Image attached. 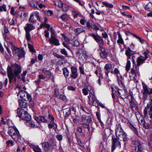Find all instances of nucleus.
Returning a JSON list of instances; mask_svg holds the SVG:
<instances>
[{
  "label": "nucleus",
  "instance_id": "nucleus-1",
  "mask_svg": "<svg viewBox=\"0 0 152 152\" xmlns=\"http://www.w3.org/2000/svg\"><path fill=\"white\" fill-rule=\"evenodd\" d=\"M12 67L8 66L7 69V72L10 83L14 81H16V77L21 73L22 68L20 65L15 63L11 64Z\"/></svg>",
  "mask_w": 152,
  "mask_h": 152
},
{
  "label": "nucleus",
  "instance_id": "nucleus-2",
  "mask_svg": "<svg viewBox=\"0 0 152 152\" xmlns=\"http://www.w3.org/2000/svg\"><path fill=\"white\" fill-rule=\"evenodd\" d=\"M115 134L117 137L121 141L122 139L125 142L127 141L126 134L124 132L119 124H117L116 126Z\"/></svg>",
  "mask_w": 152,
  "mask_h": 152
},
{
  "label": "nucleus",
  "instance_id": "nucleus-3",
  "mask_svg": "<svg viewBox=\"0 0 152 152\" xmlns=\"http://www.w3.org/2000/svg\"><path fill=\"white\" fill-rule=\"evenodd\" d=\"M8 133L15 141H17L21 138L19 132L15 126H10L8 129Z\"/></svg>",
  "mask_w": 152,
  "mask_h": 152
},
{
  "label": "nucleus",
  "instance_id": "nucleus-4",
  "mask_svg": "<svg viewBox=\"0 0 152 152\" xmlns=\"http://www.w3.org/2000/svg\"><path fill=\"white\" fill-rule=\"evenodd\" d=\"M17 96H19L20 98L26 100V98L28 99L30 104L32 106L34 105V103L33 101L32 100V99L31 95L28 94L26 92L22 90H19L18 93H17Z\"/></svg>",
  "mask_w": 152,
  "mask_h": 152
},
{
  "label": "nucleus",
  "instance_id": "nucleus-5",
  "mask_svg": "<svg viewBox=\"0 0 152 152\" xmlns=\"http://www.w3.org/2000/svg\"><path fill=\"white\" fill-rule=\"evenodd\" d=\"M149 53V51L148 50H146L143 53L144 56H140L138 57L137 60V63L136 65L139 67L140 65L144 63L145 61L148 58Z\"/></svg>",
  "mask_w": 152,
  "mask_h": 152
},
{
  "label": "nucleus",
  "instance_id": "nucleus-6",
  "mask_svg": "<svg viewBox=\"0 0 152 152\" xmlns=\"http://www.w3.org/2000/svg\"><path fill=\"white\" fill-rule=\"evenodd\" d=\"M143 86V94L144 98L147 99L148 96L152 94V88H148L147 85L144 83H142Z\"/></svg>",
  "mask_w": 152,
  "mask_h": 152
},
{
  "label": "nucleus",
  "instance_id": "nucleus-7",
  "mask_svg": "<svg viewBox=\"0 0 152 152\" xmlns=\"http://www.w3.org/2000/svg\"><path fill=\"white\" fill-rule=\"evenodd\" d=\"M118 138H112L111 145V151L113 152L116 148H120L121 147V144Z\"/></svg>",
  "mask_w": 152,
  "mask_h": 152
},
{
  "label": "nucleus",
  "instance_id": "nucleus-8",
  "mask_svg": "<svg viewBox=\"0 0 152 152\" xmlns=\"http://www.w3.org/2000/svg\"><path fill=\"white\" fill-rule=\"evenodd\" d=\"M89 92L91 95H94L95 92L94 88L89 84L86 85V87L82 89V93L84 95H87Z\"/></svg>",
  "mask_w": 152,
  "mask_h": 152
},
{
  "label": "nucleus",
  "instance_id": "nucleus-9",
  "mask_svg": "<svg viewBox=\"0 0 152 152\" xmlns=\"http://www.w3.org/2000/svg\"><path fill=\"white\" fill-rule=\"evenodd\" d=\"M132 144L135 147V150L136 151L141 152L143 150L142 143L137 140H133Z\"/></svg>",
  "mask_w": 152,
  "mask_h": 152
},
{
  "label": "nucleus",
  "instance_id": "nucleus-10",
  "mask_svg": "<svg viewBox=\"0 0 152 152\" xmlns=\"http://www.w3.org/2000/svg\"><path fill=\"white\" fill-rule=\"evenodd\" d=\"M76 54V57L80 61H83L87 58L85 53L82 50H79L77 51Z\"/></svg>",
  "mask_w": 152,
  "mask_h": 152
},
{
  "label": "nucleus",
  "instance_id": "nucleus-11",
  "mask_svg": "<svg viewBox=\"0 0 152 152\" xmlns=\"http://www.w3.org/2000/svg\"><path fill=\"white\" fill-rule=\"evenodd\" d=\"M152 106V99L150 98L149 102L147 103L146 107L144 109L143 111L144 115L145 117L148 116V111L149 108Z\"/></svg>",
  "mask_w": 152,
  "mask_h": 152
},
{
  "label": "nucleus",
  "instance_id": "nucleus-12",
  "mask_svg": "<svg viewBox=\"0 0 152 152\" xmlns=\"http://www.w3.org/2000/svg\"><path fill=\"white\" fill-rule=\"evenodd\" d=\"M112 66L110 63L106 64L104 66V69L105 70V73L107 76L108 75L109 73L110 72L111 73H113V70H110L112 69Z\"/></svg>",
  "mask_w": 152,
  "mask_h": 152
},
{
  "label": "nucleus",
  "instance_id": "nucleus-13",
  "mask_svg": "<svg viewBox=\"0 0 152 152\" xmlns=\"http://www.w3.org/2000/svg\"><path fill=\"white\" fill-rule=\"evenodd\" d=\"M118 93L120 97L123 99L127 98L128 95L125 90L117 89Z\"/></svg>",
  "mask_w": 152,
  "mask_h": 152
},
{
  "label": "nucleus",
  "instance_id": "nucleus-14",
  "mask_svg": "<svg viewBox=\"0 0 152 152\" xmlns=\"http://www.w3.org/2000/svg\"><path fill=\"white\" fill-rule=\"evenodd\" d=\"M139 67L136 65L133 66V67L131 69L130 73L133 75H139Z\"/></svg>",
  "mask_w": 152,
  "mask_h": 152
},
{
  "label": "nucleus",
  "instance_id": "nucleus-15",
  "mask_svg": "<svg viewBox=\"0 0 152 152\" xmlns=\"http://www.w3.org/2000/svg\"><path fill=\"white\" fill-rule=\"evenodd\" d=\"M71 77L73 79L77 78L78 75L77 68L75 67H72L71 68Z\"/></svg>",
  "mask_w": 152,
  "mask_h": 152
},
{
  "label": "nucleus",
  "instance_id": "nucleus-16",
  "mask_svg": "<svg viewBox=\"0 0 152 152\" xmlns=\"http://www.w3.org/2000/svg\"><path fill=\"white\" fill-rule=\"evenodd\" d=\"M17 111L18 116L23 119V118L25 116L24 115L26 113V111L21 108H18Z\"/></svg>",
  "mask_w": 152,
  "mask_h": 152
},
{
  "label": "nucleus",
  "instance_id": "nucleus-17",
  "mask_svg": "<svg viewBox=\"0 0 152 152\" xmlns=\"http://www.w3.org/2000/svg\"><path fill=\"white\" fill-rule=\"evenodd\" d=\"M134 52L132 50L129 48H128L125 51V55L127 56V59L131 58V56L134 54Z\"/></svg>",
  "mask_w": 152,
  "mask_h": 152
},
{
  "label": "nucleus",
  "instance_id": "nucleus-18",
  "mask_svg": "<svg viewBox=\"0 0 152 152\" xmlns=\"http://www.w3.org/2000/svg\"><path fill=\"white\" fill-rule=\"evenodd\" d=\"M35 28V26L31 23H27L24 28L25 31L30 32Z\"/></svg>",
  "mask_w": 152,
  "mask_h": 152
},
{
  "label": "nucleus",
  "instance_id": "nucleus-19",
  "mask_svg": "<svg viewBox=\"0 0 152 152\" xmlns=\"http://www.w3.org/2000/svg\"><path fill=\"white\" fill-rule=\"evenodd\" d=\"M86 26L89 29L91 28L95 31H97L99 29V28L96 24H91L89 22H87Z\"/></svg>",
  "mask_w": 152,
  "mask_h": 152
},
{
  "label": "nucleus",
  "instance_id": "nucleus-20",
  "mask_svg": "<svg viewBox=\"0 0 152 152\" xmlns=\"http://www.w3.org/2000/svg\"><path fill=\"white\" fill-rule=\"evenodd\" d=\"M82 121L83 123H89L91 121V118L88 115H83L82 117Z\"/></svg>",
  "mask_w": 152,
  "mask_h": 152
},
{
  "label": "nucleus",
  "instance_id": "nucleus-21",
  "mask_svg": "<svg viewBox=\"0 0 152 152\" xmlns=\"http://www.w3.org/2000/svg\"><path fill=\"white\" fill-rule=\"evenodd\" d=\"M118 39L117 41V42L118 44H119V47L121 48V45H123L124 46H125V45L124 44V40L122 38L120 33L119 32L118 33Z\"/></svg>",
  "mask_w": 152,
  "mask_h": 152
},
{
  "label": "nucleus",
  "instance_id": "nucleus-22",
  "mask_svg": "<svg viewBox=\"0 0 152 152\" xmlns=\"http://www.w3.org/2000/svg\"><path fill=\"white\" fill-rule=\"evenodd\" d=\"M19 103L20 107L22 108H24L27 109L28 106V103L25 102H24L22 100H19Z\"/></svg>",
  "mask_w": 152,
  "mask_h": 152
},
{
  "label": "nucleus",
  "instance_id": "nucleus-23",
  "mask_svg": "<svg viewBox=\"0 0 152 152\" xmlns=\"http://www.w3.org/2000/svg\"><path fill=\"white\" fill-rule=\"evenodd\" d=\"M49 42L50 44H54L55 45H60L59 41L56 38L52 39H49Z\"/></svg>",
  "mask_w": 152,
  "mask_h": 152
},
{
  "label": "nucleus",
  "instance_id": "nucleus-24",
  "mask_svg": "<svg viewBox=\"0 0 152 152\" xmlns=\"http://www.w3.org/2000/svg\"><path fill=\"white\" fill-rule=\"evenodd\" d=\"M63 110L64 116L65 117L71 114V110L70 107L64 109Z\"/></svg>",
  "mask_w": 152,
  "mask_h": 152
},
{
  "label": "nucleus",
  "instance_id": "nucleus-25",
  "mask_svg": "<svg viewBox=\"0 0 152 152\" xmlns=\"http://www.w3.org/2000/svg\"><path fill=\"white\" fill-rule=\"evenodd\" d=\"M120 79H119V77H117V80L118 81V85L121 88H124L125 85L123 83L122 80H124V78L122 76H120Z\"/></svg>",
  "mask_w": 152,
  "mask_h": 152
},
{
  "label": "nucleus",
  "instance_id": "nucleus-26",
  "mask_svg": "<svg viewBox=\"0 0 152 152\" xmlns=\"http://www.w3.org/2000/svg\"><path fill=\"white\" fill-rule=\"evenodd\" d=\"M25 52L23 49H20L17 55L19 58H20L22 57H25Z\"/></svg>",
  "mask_w": 152,
  "mask_h": 152
},
{
  "label": "nucleus",
  "instance_id": "nucleus-27",
  "mask_svg": "<svg viewBox=\"0 0 152 152\" xmlns=\"http://www.w3.org/2000/svg\"><path fill=\"white\" fill-rule=\"evenodd\" d=\"M42 145L44 150L46 151H48L49 148V143L48 142H44L42 143Z\"/></svg>",
  "mask_w": 152,
  "mask_h": 152
},
{
  "label": "nucleus",
  "instance_id": "nucleus-28",
  "mask_svg": "<svg viewBox=\"0 0 152 152\" xmlns=\"http://www.w3.org/2000/svg\"><path fill=\"white\" fill-rule=\"evenodd\" d=\"M11 49L12 51L13 54L14 56L18 55L20 50L19 48L14 46H12Z\"/></svg>",
  "mask_w": 152,
  "mask_h": 152
},
{
  "label": "nucleus",
  "instance_id": "nucleus-29",
  "mask_svg": "<svg viewBox=\"0 0 152 152\" xmlns=\"http://www.w3.org/2000/svg\"><path fill=\"white\" fill-rule=\"evenodd\" d=\"M53 3L54 5L59 8H61L63 5V4L60 0H55Z\"/></svg>",
  "mask_w": 152,
  "mask_h": 152
},
{
  "label": "nucleus",
  "instance_id": "nucleus-30",
  "mask_svg": "<svg viewBox=\"0 0 152 152\" xmlns=\"http://www.w3.org/2000/svg\"><path fill=\"white\" fill-rule=\"evenodd\" d=\"M95 41L98 43L99 45H104V42L103 39L100 36Z\"/></svg>",
  "mask_w": 152,
  "mask_h": 152
},
{
  "label": "nucleus",
  "instance_id": "nucleus-31",
  "mask_svg": "<svg viewBox=\"0 0 152 152\" xmlns=\"http://www.w3.org/2000/svg\"><path fill=\"white\" fill-rule=\"evenodd\" d=\"M48 126L50 129L53 128L55 130L57 128V125L54 121H50V123L48 124Z\"/></svg>",
  "mask_w": 152,
  "mask_h": 152
},
{
  "label": "nucleus",
  "instance_id": "nucleus-32",
  "mask_svg": "<svg viewBox=\"0 0 152 152\" xmlns=\"http://www.w3.org/2000/svg\"><path fill=\"white\" fill-rule=\"evenodd\" d=\"M31 147L32 148L33 150L35 152H42L40 148L38 146L31 145Z\"/></svg>",
  "mask_w": 152,
  "mask_h": 152
},
{
  "label": "nucleus",
  "instance_id": "nucleus-33",
  "mask_svg": "<svg viewBox=\"0 0 152 152\" xmlns=\"http://www.w3.org/2000/svg\"><path fill=\"white\" fill-rule=\"evenodd\" d=\"M35 16L37 18V19L39 21H41L42 20L41 19L39 13L37 11H35L31 14Z\"/></svg>",
  "mask_w": 152,
  "mask_h": 152
},
{
  "label": "nucleus",
  "instance_id": "nucleus-34",
  "mask_svg": "<svg viewBox=\"0 0 152 152\" xmlns=\"http://www.w3.org/2000/svg\"><path fill=\"white\" fill-rule=\"evenodd\" d=\"M129 101L131 108L133 110H134V109L136 110L137 109V106L136 104H134L133 100L132 99H131V100H130Z\"/></svg>",
  "mask_w": 152,
  "mask_h": 152
},
{
  "label": "nucleus",
  "instance_id": "nucleus-35",
  "mask_svg": "<svg viewBox=\"0 0 152 152\" xmlns=\"http://www.w3.org/2000/svg\"><path fill=\"white\" fill-rule=\"evenodd\" d=\"M93 96L92 97V104L93 105L96 107L98 105L97 99L96 98L95 95Z\"/></svg>",
  "mask_w": 152,
  "mask_h": 152
},
{
  "label": "nucleus",
  "instance_id": "nucleus-36",
  "mask_svg": "<svg viewBox=\"0 0 152 152\" xmlns=\"http://www.w3.org/2000/svg\"><path fill=\"white\" fill-rule=\"evenodd\" d=\"M131 34H132L134 37H135L137 39H138V40L139 41V42L142 44H144L145 42V40H144L143 39H142L140 37H139L138 36H137L135 34H132V33H131Z\"/></svg>",
  "mask_w": 152,
  "mask_h": 152
},
{
  "label": "nucleus",
  "instance_id": "nucleus-37",
  "mask_svg": "<svg viewBox=\"0 0 152 152\" xmlns=\"http://www.w3.org/2000/svg\"><path fill=\"white\" fill-rule=\"evenodd\" d=\"M63 73L66 78L69 77V73L67 68H64L63 69Z\"/></svg>",
  "mask_w": 152,
  "mask_h": 152
},
{
  "label": "nucleus",
  "instance_id": "nucleus-38",
  "mask_svg": "<svg viewBox=\"0 0 152 152\" xmlns=\"http://www.w3.org/2000/svg\"><path fill=\"white\" fill-rule=\"evenodd\" d=\"M85 31L83 28H77L74 29L75 32L76 34H79L80 33L82 32H84Z\"/></svg>",
  "mask_w": 152,
  "mask_h": 152
},
{
  "label": "nucleus",
  "instance_id": "nucleus-39",
  "mask_svg": "<svg viewBox=\"0 0 152 152\" xmlns=\"http://www.w3.org/2000/svg\"><path fill=\"white\" fill-rule=\"evenodd\" d=\"M145 9L149 11L152 10V3L151 2H149L147 4L145 7Z\"/></svg>",
  "mask_w": 152,
  "mask_h": 152
},
{
  "label": "nucleus",
  "instance_id": "nucleus-40",
  "mask_svg": "<svg viewBox=\"0 0 152 152\" xmlns=\"http://www.w3.org/2000/svg\"><path fill=\"white\" fill-rule=\"evenodd\" d=\"M24 115L25 116L23 118V120H26L27 121H29L30 120L31 118V116L29 114H28V113H27V111L26 113H25Z\"/></svg>",
  "mask_w": 152,
  "mask_h": 152
},
{
  "label": "nucleus",
  "instance_id": "nucleus-41",
  "mask_svg": "<svg viewBox=\"0 0 152 152\" xmlns=\"http://www.w3.org/2000/svg\"><path fill=\"white\" fill-rule=\"evenodd\" d=\"M129 126L130 128L133 130L134 133L137 135H138V132L136 128L131 124H130Z\"/></svg>",
  "mask_w": 152,
  "mask_h": 152
},
{
  "label": "nucleus",
  "instance_id": "nucleus-42",
  "mask_svg": "<svg viewBox=\"0 0 152 152\" xmlns=\"http://www.w3.org/2000/svg\"><path fill=\"white\" fill-rule=\"evenodd\" d=\"M127 61L126 62V69L127 71H128L130 68L131 66V62L129 59H127Z\"/></svg>",
  "mask_w": 152,
  "mask_h": 152
},
{
  "label": "nucleus",
  "instance_id": "nucleus-43",
  "mask_svg": "<svg viewBox=\"0 0 152 152\" xmlns=\"http://www.w3.org/2000/svg\"><path fill=\"white\" fill-rule=\"evenodd\" d=\"M89 36L92 37L95 41L97 39L99 36L98 34H95L93 33H89L88 34Z\"/></svg>",
  "mask_w": 152,
  "mask_h": 152
},
{
  "label": "nucleus",
  "instance_id": "nucleus-44",
  "mask_svg": "<svg viewBox=\"0 0 152 152\" xmlns=\"http://www.w3.org/2000/svg\"><path fill=\"white\" fill-rule=\"evenodd\" d=\"M26 31V34H25V37L26 39V40L28 42H29L30 41L31 37V34L30 33V32L25 31Z\"/></svg>",
  "mask_w": 152,
  "mask_h": 152
},
{
  "label": "nucleus",
  "instance_id": "nucleus-45",
  "mask_svg": "<svg viewBox=\"0 0 152 152\" xmlns=\"http://www.w3.org/2000/svg\"><path fill=\"white\" fill-rule=\"evenodd\" d=\"M139 124L142 126L144 124L145 122L144 121L143 117L142 116H140L139 118H137Z\"/></svg>",
  "mask_w": 152,
  "mask_h": 152
},
{
  "label": "nucleus",
  "instance_id": "nucleus-46",
  "mask_svg": "<svg viewBox=\"0 0 152 152\" xmlns=\"http://www.w3.org/2000/svg\"><path fill=\"white\" fill-rule=\"evenodd\" d=\"M7 124V122L5 121L3 117H2L0 122V126L4 128L5 125H6Z\"/></svg>",
  "mask_w": 152,
  "mask_h": 152
},
{
  "label": "nucleus",
  "instance_id": "nucleus-47",
  "mask_svg": "<svg viewBox=\"0 0 152 152\" xmlns=\"http://www.w3.org/2000/svg\"><path fill=\"white\" fill-rule=\"evenodd\" d=\"M103 4L105 5L106 7L109 8H112L113 7V5L111 4L108 3L106 2H102Z\"/></svg>",
  "mask_w": 152,
  "mask_h": 152
},
{
  "label": "nucleus",
  "instance_id": "nucleus-48",
  "mask_svg": "<svg viewBox=\"0 0 152 152\" xmlns=\"http://www.w3.org/2000/svg\"><path fill=\"white\" fill-rule=\"evenodd\" d=\"M61 7H62L63 11L65 12L67 11L69 9V5L66 4H63Z\"/></svg>",
  "mask_w": 152,
  "mask_h": 152
},
{
  "label": "nucleus",
  "instance_id": "nucleus-49",
  "mask_svg": "<svg viewBox=\"0 0 152 152\" xmlns=\"http://www.w3.org/2000/svg\"><path fill=\"white\" fill-rule=\"evenodd\" d=\"M39 120L40 121L46 123L48 122L47 118L45 116H40Z\"/></svg>",
  "mask_w": 152,
  "mask_h": 152
},
{
  "label": "nucleus",
  "instance_id": "nucleus-50",
  "mask_svg": "<svg viewBox=\"0 0 152 152\" xmlns=\"http://www.w3.org/2000/svg\"><path fill=\"white\" fill-rule=\"evenodd\" d=\"M100 56L103 58H106L108 55V53L106 52L105 50L101 52L100 53Z\"/></svg>",
  "mask_w": 152,
  "mask_h": 152
},
{
  "label": "nucleus",
  "instance_id": "nucleus-51",
  "mask_svg": "<svg viewBox=\"0 0 152 152\" xmlns=\"http://www.w3.org/2000/svg\"><path fill=\"white\" fill-rule=\"evenodd\" d=\"M36 20L34 18V16L33 15H32L31 14L30 18L29 19V21L31 23H34L35 22Z\"/></svg>",
  "mask_w": 152,
  "mask_h": 152
},
{
  "label": "nucleus",
  "instance_id": "nucleus-52",
  "mask_svg": "<svg viewBox=\"0 0 152 152\" xmlns=\"http://www.w3.org/2000/svg\"><path fill=\"white\" fill-rule=\"evenodd\" d=\"M28 45L29 51L32 53L35 52V50L32 45L29 43H28Z\"/></svg>",
  "mask_w": 152,
  "mask_h": 152
},
{
  "label": "nucleus",
  "instance_id": "nucleus-53",
  "mask_svg": "<svg viewBox=\"0 0 152 152\" xmlns=\"http://www.w3.org/2000/svg\"><path fill=\"white\" fill-rule=\"evenodd\" d=\"M4 33L3 34V36L6 35H8L9 34V30L4 25Z\"/></svg>",
  "mask_w": 152,
  "mask_h": 152
},
{
  "label": "nucleus",
  "instance_id": "nucleus-54",
  "mask_svg": "<svg viewBox=\"0 0 152 152\" xmlns=\"http://www.w3.org/2000/svg\"><path fill=\"white\" fill-rule=\"evenodd\" d=\"M60 17L63 20H68L69 18L68 16L66 14L63 15Z\"/></svg>",
  "mask_w": 152,
  "mask_h": 152
},
{
  "label": "nucleus",
  "instance_id": "nucleus-55",
  "mask_svg": "<svg viewBox=\"0 0 152 152\" xmlns=\"http://www.w3.org/2000/svg\"><path fill=\"white\" fill-rule=\"evenodd\" d=\"M7 146H12L14 145V142L12 140H9L6 142Z\"/></svg>",
  "mask_w": 152,
  "mask_h": 152
},
{
  "label": "nucleus",
  "instance_id": "nucleus-56",
  "mask_svg": "<svg viewBox=\"0 0 152 152\" xmlns=\"http://www.w3.org/2000/svg\"><path fill=\"white\" fill-rule=\"evenodd\" d=\"M27 124L28 126L32 127H34L35 126L34 123L31 121H30V120L29 121H27Z\"/></svg>",
  "mask_w": 152,
  "mask_h": 152
},
{
  "label": "nucleus",
  "instance_id": "nucleus-57",
  "mask_svg": "<svg viewBox=\"0 0 152 152\" xmlns=\"http://www.w3.org/2000/svg\"><path fill=\"white\" fill-rule=\"evenodd\" d=\"M49 141L51 143V144L53 145H56V140L53 138L50 139L49 140Z\"/></svg>",
  "mask_w": 152,
  "mask_h": 152
},
{
  "label": "nucleus",
  "instance_id": "nucleus-58",
  "mask_svg": "<svg viewBox=\"0 0 152 152\" xmlns=\"http://www.w3.org/2000/svg\"><path fill=\"white\" fill-rule=\"evenodd\" d=\"M148 116L147 117H149L151 118H152V106L150 108L149 110L148 111Z\"/></svg>",
  "mask_w": 152,
  "mask_h": 152
},
{
  "label": "nucleus",
  "instance_id": "nucleus-59",
  "mask_svg": "<svg viewBox=\"0 0 152 152\" xmlns=\"http://www.w3.org/2000/svg\"><path fill=\"white\" fill-rule=\"evenodd\" d=\"M58 98L65 101L66 100V97L62 94H60Z\"/></svg>",
  "mask_w": 152,
  "mask_h": 152
},
{
  "label": "nucleus",
  "instance_id": "nucleus-60",
  "mask_svg": "<svg viewBox=\"0 0 152 152\" xmlns=\"http://www.w3.org/2000/svg\"><path fill=\"white\" fill-rule=\"evenodd\" d=\"M69 44V42L68 43H67V42H63L62 44L66 48L68 49L69 50H70V47L69 46L68 44Z\"/></svg>",
  "mask_w": 152,
  "mask_h": 152
},
{
  "label": "nucleus",
  "instance_id": "nucleus-61",
  "mask_svg": "<svg viewBox=\"0 0 152 152\" xmlns=\"http://www.w3.org/2000/svg\"><path fill=\"white\" fill-rule=\"evenodd\" d=\"M99 145L100 148L99 149L101 150V151L102 152L103 151H104V150L105 149L103 144V143L101 142L100 143V145Z\"/></svg>",
  "mask_w": 152,
  "mask_h": 152
},
{
  "label": "nucleus",
  "instance_id": "nucleus-62",
  "mask_svg": "<svg viewBox=\"0 0 152 152\" xmlns=\"http://www.w3.org/2000/svg\"><path fill=\"white\" fill-rule=\"evenodd\" d=\"M144 128H145L146 129H148L150 127V125L148 123H146L145 122V124L143 125Z\"/></svg>",
  "mask_w": 152,
  "mask_h": 152
},
{
  "label": "nucleus",
  "instance_id": "nucleus-63",
  "mask_svg": "<svg viewBox=\"0 0 152 152\" xmlns=\"http://www.w3.org/2000/svg\"><path fill=\"white\" fill-rule=\"evenodd\" d=\"M8 35H5L3 36L4 39L7 42H10V39L7 37Z\"/></svg>",
  "mask_w": 152,
  "mask_h": 152
},
{
  "label": "nucleus",
  "instance_id": "nucleus-64",
  "mask_svg": "<svg viewBox=\"0 0 152 152\" xmlns=\"http://www.w3.org/2000/svg\"><path fill=\"white\" fill-rule=\"evenodd\" d=\"M80 43L77 40H75L73 43V45L74 46L77 47L79 45Z\"/></svg>",
  "mask_w": 152,
  "mask_h": 152
}]
</instances>
